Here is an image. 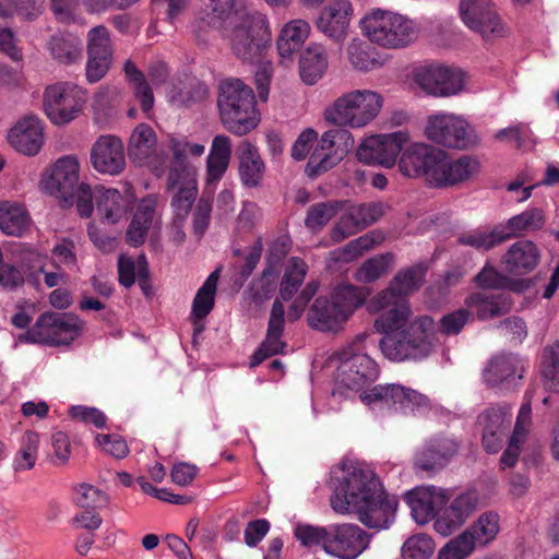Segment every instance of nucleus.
<instances>
[{
	"label": "nucleus",
	"mask_w": 559,
	"mask_h": 559,
	"mask_svg": "<svg viewBox=\"0 0 559 559\" xmlns=\"http://www.w3.org/2000/svg\"><path fill=\"white\" fill-rule=\"evenodd\" d=\"M460 443L455 438L440 435L427 439L414 455V467L427 473L443 469L459 453Z\"/></svg>",
	"instance_id": "21"
},
{
	"label": "nucleus",
	"mask_w": 559,
	"mask_h": 559,
	"mask_svg": "<svg viewBox=\"0 0 559 559\" xmlns=\"http://www.w3.org/2000/svg\"><path fill=\"white\" fill-rule=\"evenodd\" d=\"M526 361L519 355L502 353L492 357L485 370L484 381L490 388L511 386L523 378Z\"/></svg>",
	"instance_id": "29"
},
{
	"label": "nucleus",
	"mask_w": 559,
	"mask_h": 559,
	"mask_svg": "<svg viewBox=\"0 0 559 559\" xmlns=\"http://www.w3.org/2000/svg\"><path fill=\"white\" fill-rule=\"evenodd\" d=\"M383 106V97L376 91L354 90L337 97L324 109L326 122L337 127L364 128L373 121Z\"/></svg>",
	"instance_id": "8"
},
{
	"label": "nucleus",
	"mask_w": 559,
	"mask_h": 559,
	"mask_svg": "<svg viewBox=\"0 0 559 559\" xmlns=\"http://www.w3.org/2000/svg\"><path fill=\"white\" fill-rule=\"evenodd\" d=\"M124 72L142 110L147 114L154 106V95L144 73L131 60L124 63Z\"/></svg>",
	"instance_id": "49"
},
{
	"label": "nucleus",
	"mask_w": 559,
	"mask_h": 559,
	"mask_svg": "<svg viewBox=\"0 0 559 559\" xmlns=\"http://www.w3.org/2000/svg\"><path fill=\"white\" fill-rule=\"evenodd\" d=\"M503 228L499 224L491 229L475 228L462 234L457 242L462 246L474 248L477 251H489L506 241L502 235Z\"/></svg>",
	"instance_id": "47"
},
{
	"label": "nucleus",
	"mask_w": 559,
	"mask_h": 559,
	"mask_svg": "<svg viewBox=\"0 0 559 559\" xmlns=\"http://www.w3.org/2000/svg\"><path fill=\"white\" fill-rule=\"evenodd\" d=\"M370 282H341L331 298L318 297L308 312V324L321 332H337L353 313L370 300Z\"/></svg>",
	"instance_id": "4"
},
{
	"label": "nucleus",
	"mask_w": 559,
	"mask_h": 559,
	"mask_svg": "<svg viewBox=\"0 0 559 559\" xmlns=\"http://www.w3.org/2000/svg\"><path fill=\"white\" fill-rule=\"evenodd\" d=\"M7 138L16 152L35 156L44 144V122L35 115H26L9 130Z\"/></svg>",
	"instance_id": "31"
},
{
	"label": "nucleus",
	"mask_w": 559,
	"mask_h": 559,
	"mask_svg": "<svg viewBox=\"0 0 559 559\" xmlns=\"http://www.w3.org/2000/svg\"><path fill=\"white\" fill-rule=\"evenodd\" d=\"M263 250L262 239L258 238L247 252L235 250V258L231 263V277L235 280H247L261 259Z\"/></svg>",
	"instance_id": "50"
},
{
	"label": "nucleus",
	"mask_w": 559,
	"mask_h": 559,
	"mask_svg": "<svg viewBox=\"0 0 559 559\" xmlns=\"http://www.w3.org/2000/svg\"><path fill=\"white\" fill-rule=\"evenodd\" d=\"M328 69V56L323 46L311 44L301 53L299 59V73L302 82L308 85L316 84Z\"/></svg>",
	"instance_id": "42"
},
{
	"label": "nucleus",
	"mask_w": 559,
	"mask_h": 559,
	"mask_svg": "<svg viewBox=\"0 0 559 559\" xmlns=\"http://www.w3.org/2000/svg\"><path fill=\"white\" fill-rule=\"evenodd\" d=\"M433 550V539L426 534H417L403 544L402 557L404 559H429Z\"/></svg>",
	"instance_id": "60"
},
{
	"label": "nucleus",
	"mask_w": 559,
	"mask_h": 559,
	"mask_svg": "<svg viewBox=\"0 0 559 559\" xmlns=\"http://www.w3.org/2000/svg\"><path fill=\"white\" fill-rule=\"evenodd\" d=\"M394 263L395 257L393 253L374 255L362 264L358 274L362 280H379L388 274Z\"/></svg>",
	"instance_id": "62"
},
{
	"label": "nucleus",
	"mask_w": 559,
	"mask_h": 559,
	"mask_svg": "<svg viewBox=\"0 0 559 559\" xmlns=\"http://www.w3.org/2000/svg\"><path fill=\"white\" fill-rule=\"evenodd\" d=\"M80 162L76 155L59 157L46 171L41 179V188L49 194L60 199L64 205L76 202L82 217L93 213V191L88 183L80 182Z\"/></svg>",
	"instance_id": "5"
},
{
	"label": "nucleus",
	"mask_w": 559,
	"mask_h": 559,
	"mask_svg": "<svg viewBox=\"0 0 559 559\" xmlns=\"http://www.w3.org/2000/svg\"><path fill=\"white\" fill-rule=\"evenodd\" d=\"M418 282H390L389 286L370 297L367 311L381 313L374 329L383 334L380 348L392 361L421 360L433 350L437 326L429 316H419L408 325L412 310L408 296L418 289Z\"/></svg>",
	"instance_id": "1"
},
{
	"label": "nucleus",
	"mask_w": 559,
	"mask_h": 559,
	"mask_svg": "<svg viewBox=\"0 0 559 559\" xmlns=\"http://www.w3.org/2000/svg\"><path fill=\"white\" fill-rule=\"evenodd\" d=\"M364 37L384 49H402L414 43L419 25L401 13L380 8L370 9L359 21Z\"/></svg>",
	"instance_id": "6"
},
{
	"label": "nucleus",
	"mask_w": 559,
	"mask_h": 559,
	"mask_svg": "<svg viewBox=\"0 0 559 559\" xmlns=\"http://www.w3.org/2000/svg\"><path fill=\"white\" fill-rule=\"evenodd\" d=\"M346 55L355 70L368 72L382 66L379 52L360 38H353L347 47Z\"/></svg>",
	"instance_id": "46"
},
{
	"label": "nucleus",
	"mask_w": 559,
	"mask_h": 559,
	"mask_svg": "<svg viewBox=\"0 0 559 559\" xmlns=\"http://www.w3.org/2000/svg\"><path fill=\"white\" fill-rule=\"evenodd\" d=\"M118 270L119 280H148V265L143 254L136 258L120 255Z\"/></svg>",
	"instance_id": "63"
},
{
	"label": "nucleus",
	"mask_w": 559,
	"mask_h": 559,
	"mask_svg": "<svg viewBox=\"0 0 559 559\" xmlns=\"http://www.w3.org/2000/svg\"><path fill=\"white\" fill-rule=\"evenodd\" d=\"M383 240L384 236L381 231H369L349 241L344 247L331 251L329 259L334 263H349L362 255L366 251L380 245Z\"/></svg>",
	"instance_id": "44"
},
{
	"label": "nucleus",
	"mask_w": 559,
	"mask_h": 559,
	"mask_svg": "<svg viewBox=\"0 0 559 559\" xmlns=\"http://www.w3.org/2000/svg\"><path fill=\"white\" fill-rule=\"evenodd\" d=\"M280 296L284 301L293 300L288 316L292 320L301 317L309 301L319 289L320 282H281Z\"/></svg>",
	"instance_id": "39"
},
{
	"label": "nucleus",
	"mask_w": 559,
	"mask_h": 559,
	"mask_svg": "<svg viewBox=\"0 0 559 559\" xmlns=\"http://www.w3.org/2000/svg\"><path fill=\"white\" fill-rule=\"evenodd\" d=\"M93 168L104 175H119L126 167L124 146L120 139L114 135H102L91 150Z\"/></svg>",
	"instance_id": "28"
},
{
	"label": "nucleus",
	"mask_w": 559,
	"mask_h": 559,
	"mask_svg": "<svg viewBox=\"0 0 559 559\" xmlns=\"http://www.w3.org/2000/svg\"><path fill=\"white\" fill-rule=\"evenodd\" d=\"M73 500L84 511H95L108 504V496L88 484H81L75 487Z\"/></svg>",
	"instance_id": "56"
},
{
	"label": "nucleus",
	"mask_w": 559,
	"mask_h": 559,
	"mask_svg": "<svg viewBox=\"0 0 559 559\" xmlns=\"http://www.w3.org/2000/svg\"><path fill=\"white\" fill-rule=\"evenodd\" d=\"M479 169L480 163L477 157L462 155L451 158L441 150L437 170L432 173V186L437 188L456 186L473 178Z\"/></svg>",
	"instance_id": "24"
},
{
	"label": "nucleus",
	"mask_w": 559,
	"mask_h": 559,
	"mask_svg": "<svg viewBox=\"0 0 559 559\" xmlns=\"http://www.w3.org/2000/svg\"><path fill=\"white\" fill-rule=\"evenodd\" d=\"M52 57L61 63H73L81 58V41L72 35H55L49 41Z\"/></svg>",
	"instance_id": "52"
},
{
	"label": "nucleus",
	"mask_w": 559,
	"mask_h": 559,
	"mask_svg": "<svg viewBox=\"0 0 559 559\" xmlns=\"http://www.w3.org/2000/svg\"><path fill=\"white\" fill-rule=\"evenodd\" d=\"M540 372L545 386L549 391L559 392V343L544 348Z\"/></svg>",
	"instance_id": "54"
},
{
	"label": "nucleus",
	"mask_w": 559,
	"mask_h": 559,
	"mask_svg": "<svg viewBox=\"0 0 559 559\" xmlns=\"http://www.w3.org/2000/svg\"><path fill=\"white\" fill-rule=\"evenodd\" d=\"M478 493L467 490L456 496L448 507H442L433 527L443 537L452 535L472 515L478 506Z\"/></svg>",
	"instance_id": "27"
},
{
	"label": "nucleus",
	"mask_w": 559,
	"mask_h": 559,
	"mask_svg": "<svg viewBox=\"0 0 559 559\" xmlns=\"http://www.w3.org/2000/svg\"><path fill=\"white\" fill-rule=\"evenodd\" d=\"M39 436L34 431H26L22 438L21 449L17 452L14 465L17 471L31 469L37 459Z\"/></svg>",
	"instance_id": "58"
},
{
	"label": "nucleus",
	"mask_w": 559,
	"mask_h": 559,
	"mask_svg": "<svg viewBox=\"0 0 559 559\" xmlns=\"http://www.w3.org/2000/svg\"><path fill=\"white\" fill-rule=\"evenodd\" d=\"M337 140H343L346 146H353L354 138L345 129H331L325 131L310 154L306 166V174L310 178L319 177L335 167L344 157V150L336 145Z\"/></svg>",
	"instance_id": "19"
},
{
	"label": "nucleus",
	"mask_w": 559,
	"mask_h": 559,
	"mask_svg": "<svg viewBox=\"0 0 559 559\" xmlns=\"http://www.w3.org/2000/svg\"><path fill=\"white\" fill-rule=\"evenodd\" d=\"M365 336L356 340L337 353L340 366L336 373V382L340 386L352 391H359L377 380L379 368L377 362L362 353Z\"/></svg>",
	"instance_id": "11"
},
{
	"label": "nucleus",
	"mask_w": 559,
	"mask_h": 559,
	"mask_svg": "<svg viewBox=\"0 0 559 559\" xmlns=\"http://www.w3.org/2000/svg\"><path fill=\"white\" fill-rule=\"evenodd\" d=\"M360 400L366 405L382 404L394 407L403 414H416L429 408V400L424 394L400 384L376 385L362 392Z\"/></svg>",
	"instance_id": "16"
},
{
	"label": "nucleus",
	"mask_w": 559,
	"mask_h": 559,
	"mask_svg": "<svg viewBox=\"0 0 559 559\" xmlns=\"http://www.w3.org/2000/svg\"><path fill=\"white\" fill-rule=\"evenodd\" d=\"M87 55L112 57V44L109 29L97 25L87 33Z\"/></svg>",
	"instance_id": "64"
},
{
	"label": "nucleus",
	"mask_w": 559,
	"mask_h": 559,
	"mask_svg": "<svg viewBox=\"0 0 559 559\" xmlns=\"http://www.w3.org/2000/svg\"><path fill=\"white\" fill-rule=\"evenodd\" d=\"M532 423V406L530 402L521 405L514 429L509 438L508 447L503 451L500 463L503 467H513L521 452V448L526 441Z\"/></svg>",
	"instance_id": "38"
},
{
	"label": "nucleus",
	"mask_w": 559,
	"mask_h": 559,
	"mask_svg": "<svg viewBox=\"0 0 559 559\" xmlns=\"http://www.w3.org/2000/svg\"><path fill=\"white\" fill-rule=\"evenodd\" d=\"M480 292L468 295L465 305L475 309L479 320H489L509 312L513 301L510 293H523L532 282H490Z\"/></svg>",
	"instance_id": "14"
},
{
	"label": "nucleus",
	"mask_w": 559,
	"mask_h": 559,
	"mask_svg": "<svg viewBox=\"0 0 559 559\" xmlns=\"http://www.w3.org/2000/svg\"><path fill=\"white\" fill-rule=\"evenodd\" d=\"M415 84L427 95L451 97L460 94L465 84L464 73L442 66H423L413 72Z\"/></svg>",
	"instance_id": "17"
},
{
	"label": "nucleus",
	"mask_w": 559,
	"mask_h": 559,
	"mask_svg": "<svg viewBox=\"0 0 559 559\" xmlns=\"http://www.w3.org/2000/svg\"><path fill=\"white\" fill-rule=\"evenodd\" d=\"M369 540L370 535L357 524H332L326 552L341 559H355L368 547Z\"/></svg>",
	"instance_id": "22"
},
{
	"label": "nucleus",
	"mask_w": 559,
	"mask_h": 559,
	"mask_svg": "<svg viewBox=\"0 0 559 559\" xmlns=\"http://www.w3.org/2000/svg\"><path fill=\"white\" fill-rule=\"evenodd\" d=\"M230 25L228 38L234 53L243 61H259L271 41L266 15L259 11L236 12Z\"/></svg>",
	"instance_id": "9"
},
{
	"label": "nucleus",
	"mask_w": 559,
	"mask_h": 559,
	"mask_svg": "<svg viewBox=\"0 0 559 559\" xmlns=\"http://www.w3.org/2000/svg\"><path fill=\"white\" fill-rule=\"evenodd\" d=\"M310 34V25L307 21L296 19L287 22L281 29L276 46L283 63L292 61Z\"/></svg>",
	"instance_id": "37"
},
{
	"label": "nucleus",
	"mask_w": 559,
	"mask_h": 559,
	"mask_svg": "<svg viewBox=\"0 0 559 559\" xmlns=\"http://www.w3.org/2000/svg\"><path fill=\"white\" fill-rule=\"evenodd\" d=\"M207 93L204 84L192 82L173 80L168 86L167 99L170 104L176 106H186L191 102L202 99Z\"/></svg>",
	"instance_id": "48"
},
{
	"label": "nucleus",
	"mask_w": 559,
	"mask_h": 559,
	"mask_svg": "<svg viewBox=\"0 0 559 559\" xmlns=\"http://www.w3.org/2000/svg\"><path fill=\"white\" fill-rule=\"evenodd\" d=\"M169 151L173 159L167 175L166 189L173 192L170 206L176 222L185 223L198 195L197 168L188 156L199 157L204 153V145L190 143L186 136L169 135Z\"/></svg>",
	"instance_id": "3"
},
{
	"label": "nucleus",
	"mask_w": 559,
	"mask_h": 559,
	"mask_svg": "<svg viewBox=\"0 0 559 559\" xmlns=\"http://www.w3.org/2000/svg\"><path fill=\"white\" fill-rule=\"evenodd\" d=\"M540 257V249L534 241L520 239L508 247L500 262L506 272L522 276L538 266Z\"/></svg>",
	"instance_id": "33"
},
{
	"label": "nucleus",
	"mask_w": 559,
	"mask_h": 559,
	"mask_svg": "<svg viewBox=\"0 0 559 559\" xmlns=\"http://www.w3.org/2000/svg\"><path fill=\"white\" fill-rule=\"evenodd\" d=\"M331 496L332 509L340 513H356L370 528H388L394 521L397 500L383 489L376 473L364 463L343 464Z\"/></svg>",
	"instance_id": "2"
},
{
	"label": "nucleus",
	"mask_w": 559,
	"mask_h": 559,
	"mask_svg": "<svg viewBox=\"0 0 559 559\" xmlns=\"http://www.w3.org/2000/svg\"><path fill=\"white\" fill-rule=\"evenodd\" d=\"M83 331V321L70 312H45L26 331L25 338L32 343L53 346L69 345Z\"/></svg>",
	"instance_id": "13"
},
{
	"label": "nucleus",
	"mask_w": 559,
	"mask_h": 559,
	"mask_svg": "<svg viewBox=\"0 0 559 559\" xmlns=\"http://www.w3.org/2000/svg\"><path fill=\"white\" fill-rule=\"evenodd\" d=\"M344 203L337 200L319 202L308 209L305 225L312 231L321 230L337 213Z\"/></svg>",
	"instance_id": "53"
},
{
	"label": "nucleus",
	"mask_w": 559,
	"mask_h": 559,
	"mask_svg": "<svg viewBox=\"0 0 559 559\" xmlns=\"http://www.w3.org/2000/svg\"><path fill=\"white\" fill-rule=\"evenodd\" d=\"M354 10L349 0H332L320 12L317 28L335 41L347 35Z\"/></svg>",
	"instance_id": "32"
},
{
	"label": "nucleus",
	"mask_w": 559,
	"mask_h": 559,
	"mask_svg": "<svg viewBox=\"0 0 559 559\" xmlns=\"http://www.w3.org/2000/svg\"><path fill=\"white\" fill-rule=\"evenodd\" d=\"M457 12L464 26L485 44H495L510 35V27L492 0H460Z\"/></svg>",
	"instance_id": "10"
},
{
	"label": "nucleus",
	"mask_w": 559,
	"mask_h": 559,
	"mask_svg": "<svg viewBox=\"0 0 559 559\" xmlns=\"http://www.w3.org/2000/svg\"><path fill=\"white\" fill-rule=\"evenodd\" d=\"M453 282H429L424 292V302L430 309L449 304L454 297Z\"/></svg>",
	"instance_id": "61"
},
{
	"label": "nucleus",
	"mask_w": 559,
	"mask_h": 559,
	"mask_svg": "<svg viewBox=\"0 0 559 559\" xmlns=\"http://www.w3.org/2000/svg\"><path fill=\"white\" fill-rule=\"evenodd\" d=\"M92 191L93 198L96 199L97 214L103 222L108 224H116L126 218L135 199L130 187L126 189L124 193L104 186H96Z\"/></svg>",
	"instance_id": "30"
},
{
	"label": "nucleus",
	"mask_w": 559,
	"mask_h": 559,
	"mask_svg": "<svg viewBox=\"0 0 559 559\" xmlns=\"http://www.w3.org/2000/svg\"><path fill=\"white\" fill-rule=\"evenodd\" d=\"M477 421L483 428L481 441L485 451L499 452L512 424L511 407L508 405L489 407L478 416Z\"/></svg>",
	"instance_id": "25"
},
{
	"label": "nucleus",
	"mask_w": 559,
	"mask_h": 559,
	"mask_svg": "<svg viewBox=\"0 0 559 559\" xmlns=\"http://www.w3.org/2000/svg\"><path fill=\"white\" fill-rule=\"evenodd\" d=\"M290 245L292 241L288 236H281L271 243L266 257V266L262 272V280H267L270 276L278 274V266L290 250Z\"/></svg>",
	"instance_id": "59"
},
{
	"label": "nucleus",
	"mask_w": 559,
	"mask_h": 559,
	"mask_svg": "<svg viewBox=\"0 0 559 559\" xmlns=\"http://www.w3.org/2000/svg\"><path fill=\"white\" fill-rule=\"evenodd\" d=\"M342 202L344 203L340 211V213L342 214L331 230V238L333 241L336 242H340L345 238L364 229L362 227H360V222L353 206V203L349 201Z\"/></svg>",
	"instance_id": "55"
},
{
	"label": "nucleus",
	"mask_w": 559,
	"mask_h": 559,
	"mask_svg": "<svg viewBox=\"0 0 559 559\" xmlns=\"http://www.w3.org/2000/svg\"><path fill=\"white\" fill-rule=\"evenodd\" d=\"M500 518L495 511L484 512L478 519L461 535H466L467 542L473 549L476 546H486L492 542L500 530Z\"/></svg>",
	"instance_id": "45"
},
{
	"label": "nucleus",
	"mask_w": 559,
	"mask_h": 559,
	"mask_svg": "<svg viewBox=\"0 0 559 559\" xmlns=\"http://www.w3.org/2000/svg\"><path fill=\"white\" fill-rule=\"evenodd\" d=\"M236 154L239 159V177L242 185L247 188H257L262 183L265 165L258 151V147L242 140L237 148Z\"/></svg>",
	"instance_id": "36"
},
{
	"label": "nucleus",
	"mask_w": 559,
	"mask_h": 559,
	"mask_svg": "<svg viewBox=\"0 0 559 559\" xmlns=\"http://www.w3.org/2000/svg\"><path fill=\"white\" fill-rule=\"evenodd\" d=\"M412 516L418 524L437 519L438 513L449 501V491L436 486H419L405 493Z\"/></svg>",
	"instance_id": "26"
},
{
	"label": "nucleus",
	"mask_w": 559,
	"mask_h": 559,
	"mask_svg": "<svg viewBox=\"0 0 559 559\" xmlns=\"http://www.w3.org/2000/svg\"><path fill=\"white\" fill-rule=\"evenodd\" d=\"M217 105L223 124L236 135H245L259 124L253 91L238 79L221 83Z\"/></svg>",
	"instance_id": "7"
},
{
	"label": "nucleus",
	"mask_w": 559,
	"mask_h": 559,
	"mask_svg": "<svg viewBox=\"0 0 559 559\" xmlns=\"http://www.w3.org/2000/svg\"><path fill=\"white\" fill-rule=\"evenodd\" d=\"M425 134L438 145L460 151L472 148L479 141L474 127L466 118L445 111L428 117Z\"/></svg>",
	"instance_id": "12"
},
{
	"label": "nucleus",
	"mask_w": 559,
	"mask_h": 559,
	"mask_svg": "<svg viewBox=\"0 0 559 559\" xmlns=\"http://www.w3.org/2000/svg\"><path fill=\"white\" fill-rule=\"evenodd\" d=\"M31 223L24 205L12 201L0 202V229L3 234L22 237L29 229Z\"/></svg>",
	"instance_id": "40"
},
{
	"label": "nucleus",
	"mask_w": 559,
	"mask_h": 559,
	"mask_svg": "<svg viewBox=\"0 0 559 559\" xmlns=\"http://www.w3.org/2000/svg\"><path fill=\"white\" fill-rule=\"evenodd\" d=\"M207 7L211 13L207 15V20L201 19L194 26V32L202 29V25H206L211 28L225 27L229 20L234 21L235 14V0H207Z\"/></svg>",
	"instance_id": "51"
},
{
	"label": "nucleus",
	"mask_w": 559,
	"mask_h": 559,
	"mask_svg": "<svg viewBox=\"0 0 559 559\" xmlns=\"http://www.w3.org/2000/svg\"><path fill=\"white\" fill-rule=\"evenodd\" d=\"M285 329V309L281 299H275L270 312L266 334L250 358V368H255L265 359L286 353L287 343L283 340Z\"/></svg>",
	"instance_id": "23"
},
{
	"label": "nucleus",
	"mask_w": 559,
	"mask_h": 559,
	"mask_svg": "<svg viewBox=\"0 0 559 559\" xmlns=\"http://www.w3.org/2000/svg\"><path fill=\"white\" fill-rule=\"evenodd\" d=\"M86 92L70 82H58L46 87L44 110L56 126H63L74 120L83 109Z\"/></svg>",
	"instance_id": "15"
},
{
	"label": "nucleus",
	"mask_w": 559,
	"mask_h": 559,
	"mask_svg": "<svg viewBox=\"0 0 559 559\" xmlns=\"http://www.w3.org/2000/svg\"><path fill=\"white\" fill-rule=\"evenodd\" d=\"M231 158V141L227 135H216L206 160L204 194L212 195L216 185L225 175Z\"/></svg>",
	"instance_id": "35"
},
{
	"label": "nucleus",
	"mask_w": 559,
	"mask_h": 559,
	"mask_svg": "<svg viewBox=\"0 0 559 559\" xmlns=\"http://www.w3.org/2000/svg\"><path fill=\"white\" fill-rule=\"evenodd\" d=\"M440 156V148L423 142H414L402 148L399 168L405 177H423L432 186V173L437 170Z\"/></svg>",
	"instance_id": "20"
},
{
	"label": "nucleus",
	"mask_w": 559,
	"mask_h": 559,
	"mask_svg": "<svg viewBox=\"0 0 559 559\" xmlns=\"http://www.w3.org/2000/svg\"><path fill=\"white\" fill-rule=\"evenodd\" d=\"M155 209V197L148 195L140 201L126 235L130 245L139 246L144 242L146 231L154 219Z\"/></svg>",
	"instance_id": "43"
},
{
	"label": "nucleus",
	"mask_w": 559,
	"mask_h": 559,
	"mask_svg": "<svg viewBox=\"0 0 559 559\" xmlns=\"http://www.w3.org/2000/svg\"><path fill=\"white\" fill-rule=\"evenodd\" d=\"M407 142L408 133L404 131L371 135L360 143L356 155L364 164L390 168L395 164L397 155Z\"/></svg>",
	"instance_id": "18"
},
{
	"label": "nucleus",
	"mask_w": 559,
	"mask_h": 559,
	"mask_svg": "<svg viewBox=\"0 0 559 559\" xmlns=\"http://www.w3.org/2000/svg\"><path fill=\"white\" fill-rule=\"evenodd\" d=\"M217 282H204L198 289L191 308V317L197 319H205L215 304V295L217 290Z\"/></svg>",
	"instance_id": "57"
},
{
	"label": "nucleus",
	"mask_w": 559,
	"mask_h": 559,
	"mask_svg": "<svg viewBox=\"0 0 559 559\" xmlns=\"http://www.w3.org/2000/svg\"><path fill=\"white\" fill-rule=\"evenodd\" d=\"M156 142L154 130L150 126L141 123L130 136L129 155L139 164H145L158 173L163 170L165 158L155 154Z\"/></svg>",
	"instance_id": "34"
},
{
	"label": "nucleus",
	"mask_w": 559,
	"mask_h": 559,
	"mask_svg": "<svg viewBox=\"0 0 559 559\" xmlns=\"http://www.w3.org/2000/svg\"><path fill=\"white\" fill-rule=\"evenodd\" d=\"M545 223L544 211L538 207H531L510 217L506 223L499 224V226L503 228L502 235L507 241L527 233L537 231L544 227Z\"/></svg>",
	"instance_id": "41"
}]
</instances>
